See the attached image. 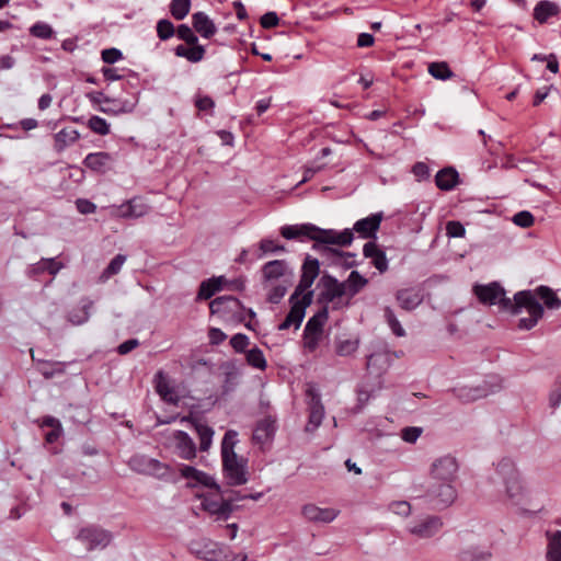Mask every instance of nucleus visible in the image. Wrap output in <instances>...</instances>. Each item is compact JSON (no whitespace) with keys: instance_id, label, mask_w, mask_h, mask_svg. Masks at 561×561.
I'll return each mask as SVG.
<instances>
[{"instance_id":"obj_32","label":"nucleus","mask_w":561,"mask_h":561,"mask_svg":"<svg viewBox=\"0 0 561 561\" xmlns=\"http://www.w3.org/2000/svg\"><path fill=\"white\" fill-rule=\"evenodd\" d=\"M191 47H187L185 45H178L174 48V54L178 57H182L187 59L190 62H199L205 57V47L203 45L196 44H188Z\"/></svg>"},{"instance_id":"obj_35","label":"nucleus","mask_w":561,"mask_h":561,"mask_svg":"<svg viewBox=\"0 0 561 561\" xmlns=\"http://www.w3.org/2000/svg\"><path fill=\"white\" fill-rule=\"evenodd\" d=\"M548 545L546 551L547 561H561V530L546 533Z\"/></svg>"},{"instance_id":"obj_63","label":"nucleus","mask_w":561,"mask_h":561,"mask_svg":"<svg viewBox=\"0 0 561 561\" xmlns=\"http://www.w3.org/2000/svg\"><path fill=\"white\" fill-rule=\"evenodd\" d=\"M321 337H322V334L305 333L304 332V346H305V348L308 352H310V353L314 352L318 348V346H319Z\"/></svg>"},{"instance_id":"obj_44","label":"nucleus","mask_w":561,"mask_h":561,"mask_svg":"<svg viewBox=\"0 0 561 561\" xmlns=\"http://www.w3.org/2000/svg\"><path fill=\"white\" fill-rule=\"evenodd\" d=\"M323 416L324 408L320 402V398L318 396L313 397L310 407L309 422L306 430L309 431L310 425H312V430L317 428L322 423Z\"/></svg>"},{"instance_id":"obj_53","label":"nucleus","mask_w":561,"mask_h":561,"mask_svg":"<svg viewBox=\"0 0 561 561\" xmlns=\"http://www.w3.org/2000/svg\"><path fill=\"white\" fill-rule=\"evenodd\" d=\"M53 27L45 22H36L30 27V34L41 39H49L54 36Z\"/></svg>"},{"instance_id":"obj_3","label":"nucleus","mask_w":561,"mask_h":561,"mask_svg":"<svg viewBox=\"0 0 561 561\" xmlns=\"http://www.w3.org/2000/svg\"><path fill=\"white\" fill-rule=\"evenodd\" d=\"M522 309H526L529 316L519 319L518 329L520 330L533 329L543 316V307L531 290L517 291L514 295L513 307L508 312L518 314Z\"/></svg>"},{"instance_id":"obj_20","label":"nucleus","mask_w":561,"mask_h":561,"mask_svg":"<svg viewBox=\"0 0 561 561\" xmlns=\"http://www.w3.org/2000/svg\"><path fill=\"white\" fill-rule=\"evenodd\" d=\"M114 159L111 153L105 151L91 152L83 159V165L96 173H105L111 169Z\"/></svg>"},{"instance_id":"obj_59","label":"nucleus","mask_w":561,"mask_h":561,"mask_svg":"<svg viewBox=\"0 0 561 561\" xmlns=\"http://www.w3.org/2000/svg\"><path fill=\"white\" fill-rule=\"evenodd\" d=\"M193 30L194 28L190 27L187 24H181L176 28V35L186 44H196L198 43V37Z\"/></svg>"},{"instance_id":"obj_1","label":"nucleus","mask_w":561,"mask_h":561,"mask_svg":"<svg viewBox=\"0 0 561 561\" xmlns=\"http://www.w3.org/2000/svg\"><path fill=\"white\" fill-rule=\"evenodd\" d=\"M237 437L236 431L228 430L221 440L222 472L230 486L243 485L249 480L248 459L239 457L234 451Z\"/></svg>"},{"instance_id":"obj_9","label":"nucleus","mask_w":561,"mask_h":561,"mask_svg":"<svg viewBox=\"0 0 561 561\" xmlns=\"http://www.w3.org/2000/svg\"><path fill=\"white\" fill-rule=\"evenodd\" d=\"M426 497L434 508L444 510L455 502L457 491L453 482L435 483L428 488Z\"/></svg>"},{"instance_id":"obj_14","label":"nucleus","mask_w":561,"mask_h":561,"mask_svg":"<svg viewBox=\"0 0 561 561\" xmlns=\"http://www.w3.org/2000/svg\"><path fill=\"white\" fill-rule=\"evenodd\" d=\"M320 228L313 224L286 225L280 227V236L287 240H302L308 238L314 243L319 242Z\"/></svg>"},{"instance_id":"obj_60","label":"nucleus","mask_w":561,"mask_h":561,"mask_svg":"<svg viewBox=\"0 0 561 561\" xmlns=\"http://www.w3.org/2000/svg\"><path fill=\"white\" fill-rule=\"evenodd\" d=\"M513 222L522 228H529L534 225L535 218L530 211L522 210L513 216Z\"/></svg>"},{"instance_id":"obj_30","label":"nucleus","mask_w":561,"mask_h":561,"mask_svg":"<svg viewBox=\"0 0 561 561\" xmlns=\"http://www.w3.org/2000/svg\"><path fill=\"white\" fill-rule=\"evenodd\" d=\"M497 471L500 473L511 472L510 480L506 481V492L510 497H514L520 492V485L517 481V473L510 459H503L497 465Z\"/></svg>"},{"instance_id":"obj_51","label":"nucleus","mask_w":561,"mask_h":561,"mask_svg":"<svg viewBox=\"0 0 561 561\" xmlns=\"http://www.w3.org/2000/svg\"><path fill=\"white\" fill-rule=\"evenodd\" d=\"M225 368V380H224V392L231 391L237 385L239 373L233 363H226Z\"/></svg>"},{"instance_id":"obj_56","label":"nucleus","mask_w":561,"mask_h":561,"mask_svg":"<svg viewBox=\"0 0 561 561\" xmlns=\"http://www.w3.org/2000/svg\"><path fill=\"white\" fill-rule=\"evenodd\" d=\"M320 273V263L318 259L307 255L301 266V274L316 279Z\"/></svg>"},{"instance_id":"obj_19","label":"nucleus","mask_w":561,"mask_h":561,"mask_svg":"<svg viewBox=\"0 0 561 561\" xmlns=\"http://www.w3.org/2000/svg\"><path fill=\"white\" fill-rule=\"evenodd\" d=\"M423 294L419 288H403L396 294V299L401 309L412 311L423 302Z\"/></svg>"},{"instance_id":"obj_27","label":"nucleus","mask_w":561,"mask_h":561,"mask_svg":"<svg viewBox=\"0 0 561 561\" xmlns=\"http://www.w3.org/2000/svg\"><path fill=\"white\" fill-rule=\"evenodd\" d=\"M156 380V391L161 397V399L168 403L176 404L179 402V397L176 396L174 389L170 386L165 375L163 371H158L154 376Z\"/></svg>"},{"instance_id":"obj_28","label":"nucleus","mask_w":561,"mask_h":561,"mask_svg":"<svg viewBox=\"0 0 561 561\" xmlns=\"http://www.w3.org/2000/svg\"><path fill=\"white\" fill-rule=\"evenodd\" d=\"M459 182V173L448 167L439 170L435 175V184L442 191H451Z\"/></svg>"},{"instance_id":"obj_15","label":"nucleus","mask_w":561,"mask_h":561,"mask_svg":"<svg viewBox=\"0 0 561 561\" xmlns=\"http://www.w3.org/2000/svg\"><path fill=\"white\" fill-rule=\"evenodd\" d=\"M322 290L319 294V301L323 304L333 302L346 294V284L340 283L334 276L324 274L319 282Z\"/></svg>"},{"instance_id":"obj_50","label":"nucleus","mask_w":561,"mask_h":561,"mask_svg":"<svg viewBox=\"0 0 561 561\" xmlns=\"http://www.w3.org/2000/svg\"><path fill=\"white\" fill-rule=\"evenodd\" d=\"M491 557V553L479 548H468L462 550L458 559L459 561H485Z\"/></svg>"},{"instance_id":"obj_48","label":"nucleus","mask_w":561,"mask_h":561,"mask_svg":"<svg viewBox=\"0 0 561 561\" xmlns=\"http://www.w3.org/2000/svg\"><path fill=\"white\" fill-rule=\"evenodd\" d=\"M191 4V0H171L170 13L175 20L181 21L190 13Z\"/></svg>"},{"instance_id":"obj_22","label":"nucleus","mask_w":561,"mask_h":561,"mask_svg":"<svg viewBox=\"0 0 561 561\" xmlns=\"http://www.w3.org/2000/svg\"><path fill=\"white\" fill-rule=\"evenodd\" d=\"M192 26L204 38H210L217 32L214 21L203 11L192 14Z\"/></svg>"},{"instance_id":"obj_6","label":"nucleus","mask_w":561,"mask_h":561,"mask_svg":"<svg viewBox=\"0 0 561 561\" xmlns=\"http://www.w3.org/2000/svg\"><path fill=\"white\" fill-rule=\"evenodd\" d=\"M211 314H217L222 320L244 321V307L241 301L233 296H220L213 299L209 304Z\"/></svg>"},{"instance_id":"obj_45","label":"nucleus","mask_w":561,"mask_h":561,"mask_svg":"<svg viewBox=\"0 0 561 561\" xmlns=\"http://www.w3.org/2000/svg\"><path fill=\"white\" fill-rule=\"evenodd\" d=\"M428 73L437 80H447L455 76L446 61H436L428 65Z\"/></svg>"},{"instance_id":"obj_17","label":"nucleus","mask_w":561,"mask_h":561,"mask_svg":"<svg viewBox=\"0 0 561 561\" xmlns=\"http://www.w3.org/2000/svg\"><path fill=\"white\" fill-rule=\"evenodd\" d=\"M382 219L383 214L381 211L371 214L366 218L357 220L353 226V230L357 232L360 238L376 239Z\"/></svg>"},{"instance_id":"obj_2","label":"nucleus","mask_w":561,"mask_h":561,"mask_svg":"<svg viewBox=\"0 0 561 561\" xmlns=\"http://www.w3.org/2000/svg\"><path fill=\"white\" fill-rule=\"evenodd\" d=\"M353 231V229H344L341 232H336L333 229L320 228L319 242L313 243L312 249L329 259H335V256L356 257V253L343 252L328 247V244H336L341 247L350 245L354 239Z\"/></svg>"},{"instance_id":"obj_12","label":"nucleus","mask_w":561,"mask_h":561,"mask_svg":"<svg viewBox=\"0 0 561 561\" xmlns=\"http://www.w3.org/2000/svg\"><path fill=\"white\" fill-rule=\"evenodd\" d=\"M151 207L142 197H133L119 206L113 207L112 214L115 217L129 219L140 218L150 211Z\"/></svg>"},{"instance_id":"obj_57","label":"nucleus","mask_w":561,"mask_h":561,"mask_svg":"<svg viewBox=\"0 0 561 561\" xmlns=\"http://www.w3.org/2000/svg\"><path fill=\"white\" fill-rule=\"evenodd\" d=\"M314 279L301 274L298 285L291 294V300L300 299L306 293L310 291L309 288L312 286Z\"/></svg>"},{"instance_id":"obj_5","label":"nucleus","mask_w":561,"mask_h":561,"mask_svg":"<svg viewBox=\"0 0 561 561\" xmlns=\"http://www.w3.org/2000/svg\"><path fill=\"white\" fill-rule=\"evenodd\" d=\"M473 293L483 305L493 306L499 305L504 311H508L514 304V299L505 296V289L497 282H492L486 285H476Z\"/></svg>"},{"instance_id":"obj_4","label":"nucleus","mask_w":561,"mask_h":561,"mask_svg":"<svg viewBox=\"0 0 561 561\" xmlns=\"http://www.w3.org/2000/svg\"><path fill=\"white\" fill-rule=\"evenodd\" d=\"M128 467L139 474L151 476L160 480H168L172 476V469L168 463L147 455L137 454L131 456L128 460Z\"/></svg>"},{"instance_id":"obj_38","label":"nucleus","mask_w":561,"mask_h":561,"mask_svg":"<svg viewBox=\"0 0 561 561\" xmlns=\"http://www.w3.org/2000/svg\"><path fill=\"white\" fill-rule=\"evenodd\" d=\"M534 295L535 297L538 296L548 309L558 310L561 308V298H559L554 290L548 286H538Z\"/></svg>"},{"instance_id":"obj_23","label":"nucleus","mask_w":561,"mask_h":561,"mask_svg":"<svg viewBox=\"0 0 561 561\" xmlns=\"http://www.w3.org/2000/svg\"><path fill=\"white\" fill-rule=\"evenodd\" d=\"M365 257L371 259V264L380 272L388 271V259L383 250L379 249L375 241H368L363 247Z\"/></svg>"},{"instance_id":"obj_25","label":"nucleus","mask_w":561,"mask_h":561,"mask_svg":"<svg viewBox=\"0 0 561 561\" xmlns=\"http://www.w3.org/2000/svg\"><path fill=\"white\" fill-rule=\"evenodd\" d=\"M276 431V420L272 416H265L260 420L253 432V440L264 444L274 437Z\"/></svg>"},{"instance_id":"obj_58","label":"nucleus","mask_w":561,"mask_h":561,"mask_svg":"<svg viewBox=\"0 0 561 561\" xmlns=\"http://www.w3.org/2000/svg\"><path fill=\"white\" fill-rule=\"evenodd\" d=\"M93 302L90 300L84 301L80 309V313H77L76 311H71L69 313V320L73 324H82L89 319V310L92 308Z\"/></svg>"},{"instance_id":"obj_24","label":"nucleus","mask_w":561,"mask_h":561,"mask_svg":"<svg viewBox=\"0 0 561 561\" xmlns=\"http://www.w3.org/2000/svg\"><path fill=\"white\" fill-rule=\"evenodd\" d=\"M453 392L461 402L469 403L478 399L485 398L493 391L488 388L486 383H484L477 387L465 386L455 388Z\"/></svg>"},{"instance_id":"obj_13","label":"nucleus","mask_w":561,"mask_h":561,"mask_svg":"<svg viewBox=\"0 0 561 561\" xmlns=\"http://www.w3.org/2000/svg\"><path fill=\"white\" fill-rule=\"evenodd\" d=\"M188 550L196 558L205 561H219L221 554L219 545L208 538L192 540Z\"/></svg>"},{"instance_id":"obj_42","label":"nucleus","mask_w":561,"mask_h":561,"mask_svg":"<svg viewBox=\"0 0 561 561\" xmlns=\"http://www.w3.org/2000/svg\"><path fill=\"white\" fill-rule=\"evenodd\" d=\"M285 251V245L278 244L274 240L265 238L260 241L257 249L254 250V259H262L268 253H279Z\"/></svg>"},{"instance_id":"obj_54","label":"nucleus","mask_w":561,"mask_h":561,"mask_svg":"<svg viewBox=\"0 0 561 561\" xmlns=\"http://www.w3.org/2000/svg\"><path fill=\"white\" fill-rule=\"evenodd\" d=\"M157 35L161 41L170 39L176 32L174 24L168 19H161L158 21Z\"/></svg>"},{"instance_id":"obj_47","label":"nucleus","mask_w":561,"mask_h":561,"mask_svg":"<svg viewBox=\"0 0 561 561\" xmlns=\"http://www.w3.org/2000/svg\"><path fill=\"white\" fill-rule=\"evenodd\" d=\"M247 363L256 369L264 370L267 366L265 356L261 348L257 346H254L253 348L249 350L245 355Z\"/></svg>"},{"instance_id":"obj_41","label":"nucleus","mask_w":561,"mask_h":561,"mask_svg":"<svg viewBox=\"0 0 561 561\" xmlns=\"http://www.w3.org/2000/svg\"><path fill=\"white\" fill-rule=\"evenodd\" d=\"M38 371L42 374V376L45 379H50L55 377L56 375H61L65 373V364L60 362H49V360H43L38 359Z\"/></svg>"},{"instance_id":"obj_33","label":"nucleus","mask_w":561,"mask_h":561,"mask_svg":"<svg viewBox=\"0 0 561 561\" xmlns=\"http://www.w3.org/2000/svg\"><path fill=\"white\" fill-rule=\"evenodd\" d=\"M80 138V134L75 128H62L54 136V149L57 152H62L67 147L75 144Z\"/></svg>"},{"instance_id":"obj_34","label":"nucleus","mask_w":561,"mask_h":561,"mask_svg":"<svg viewBox=\"0 0 561 561\" xmlns=\"http://www.w3.org/2000/svg\"><path fill=\"white\" fill-rule=\"evenodd\" d=\"M224 282V276L211 277L206 280H203L199 285L196 300H207L211 298L217 291H219L222 288Z\"/></svg>"},{"instance_id":"obj_8","label":"nucleus","mask_w":561,"mask_h":561,"mask_svg":"<svg viewBox=\"0 0 561 561\" xmlns=\"http://www.w3.org/2000/svg\"><path fill=\"white\" fill-rule=\"evenodd\" d=\"M312 298L313 291L306 293L300 299L291 300V297H289L290 310L285 320L278 325V330L285 331L290 327L297 330L305 318L307 307L312 302Z\"/></svg>"},{"instance_id":"obj_49","label":"nucleus","mask_w":561,"mask_h":561,"mask_svg":"<svg viewBox=\"0 0 561 561\" xmlns=\"http://www.w3.org/2000/svg\"><path fill=\"white\" fill-rule=\"evenodd\" d=\"M358 345H359V341L358 340H352V339H346V340H336L335 341V353L339 355V356H350L352 354H354L357 348H358Z\"/></svg>"},{"instance_id":"obj_39","label":"nucleus","mask_w":561,"mask_h":561,"mask_svg":"<svg viewBox=\"0 0 561 561\" xmlns=\"http://www.w3.org/2000/svg\"><path fill=\"white\" fill-rule=\"evenodd\" d=\"M328 318H329V310H328V307L324 306L321 310H319L314 316H312L308 320L304 332L305 333L322 334L323 327H324Z\"/></svg>"},{"instance_id":"obj_37","label":"nucleus","mask_w":561,"mask_h":561,"mask_svg":"<svg viewBox=\"0 0 561 561\" xmlns=\"http://www.w3.org/2000/svg\"><path fill=\"white\" fill-rule=\"evenodd\" d=\"M41 427H50V431L45 434V440L48 444H54L62 434V426L58 419L46 415L38 421Z\"/></svg>"},{"instance_id":"obj_46","label":"nucleus","mask_w":561,"mask_h":561,"mask_svg":"<svg viewBox=\"0 0 561 561\" xmlns=\"http://www.w3.org/2000/svg\"><path fill=\"white\" fill-rule=\"evenodd\" d=\"M126 255L124 254H117L115 255L111 262L108 263V265L104 268V271L102 272L101 274V279L102 280H107L108 278H111L112 276L116 275L119 273V271L122 270L124 263L126 262Z\"/></svg>"},{"instance_id":"obj_36","label":"nucleus","mask_w":561,"mask_h":561,"mask_svg":"<svg viewBox=\"0 0 561 561\" xmlns=\"http://www.w3.org/2000/svg\"><path fill=\"white\" fill-rule=\"evenodd\" d=\"M183 420H187L184 417ZM190 422L193 424L198 438H199V449L201 451H207L213 443V436H214V430L207 425L198 422L195 419H188Z\"/></svg>"},{"instance_id":"obj_40","label":"nucleus","mask_w":561,"mask_h":561,"mask_svg":"<svg viewBox=\"0 0 561 561\" xmlns=\"http://www.w3.org/2000/svg\"><path fill=\"white\" fill-rule=\"evenodd\" d=\"M135 106L136 102L115 99V103H105V106H101L100 111L108 115H119L131 113Z\"/></svg>"},{"instance_id":"obj_21","label":"nucleus","mask_w":561,"mask_h":561,"mask_svg":"<svg viewBox=\"0 0 561 561\" xmlns=\"http://www.w3.org/2000/svg\"><path fill=\"white\" fill-rule=\"evenodd\" d=\"M302 515L310 522L331 523L337 517L339 511L330 507L322 508L314 504H306L302 507Z\"/></svg>"},{"instance_id":"obj_62","label":"nucleus","mask_w":561,"mask_h":561,"mask_svg":"<svg viewBox=\"0 0 561 561\" xmlns=\"http://www.w3.org/2000/svg\"><path fill=\"white\" fill-rule=\"evenodd\" d=\"M287 293V286L285 285H276L274 286L267 294V301L271 304H279L280 300Z\"/></svg>"},{"instance_id":"obj_29","label":"nucleus","mask_w":561,"mask_h":561,"mask_svg":"<svg viewBox=\"0 0 561 561\" xmlns=\"http://www.w3.org/2000/svg\"><path fill=\"white\" fill-rule=\"evenodd\" d=\"M262 277L264 282L277 280L285 276L287 262L285 260H273L262 266Z\"/></svg>"},{"instance_id":"obj_26","label":"nucleus","mask_w":561,"mask_h":561,"mask_svg":"<svg viewBox=\"0 0 561 561\" xmlns=\"http://www.w3.org/2000/svg\"><path fill=\"white\" fill-rule=\"evenodd\" d=\"M391 360V354L387 351L373 353L367 358V369L380 376L390 367Z\"/></svg>"},{"instance_id":"obj_52","label":"nucleus","mask_w":561,"mask_h":561,"mask_svg":"<svg viewBox=\"0 0 561 561\" xmlns=\"http://www.w3.org/2000/svg\"><path fill=\"white\" fill-rule=\"evenodd\" d=\"M383 317L386 322L388 323L389 328L391 329L392 333L396 336H404L405 330L402 328L401 323L397 319L394 311L390 307H385L383 309Z\"/></svg>"},{"instance_id":"obj_7","label":"nucleus","mask_w":561,"mask_h":561,"mask_svg":"<svg viewBox=\"0 0 561 561\" xmlns=\"http://www.w3.org/2000/svg\"><path fill=\"white\" fill-rule=\"evenodd\" d=\"M76 539L85 545L89 551L105 549L112 541V533L98 525L82 527Z\"/></svg>"},{"instance_id":"obj_31","label":"nucleus","mask_w":561,"mask_h":561,"mask_svg":"<svg viewBox=\"0 0 561 561\" xmlns=\"http://www.w3.org/2000/svg\"><path fill=\"white\" fill-rule=\"evenodd\" d=\"M560 8L556 2L549 0L539 1L534 9V19L540 24L546 23L550 18L557 16Z\"/></svg>"},{"instance_id":"obj_11","label":"nucleus","mask_w":561,"mask_h":561,"mask_svg":"<svg viewBox=\"0 0 561 561\" xmlns=\"http://www.w3.org/2000/svg\"><path fill=\"white\" fill-rule=\"evenodd\" d=\"M458 471V462L450 455L436 459L431 467V477L436 481L453 482Z\"/></svg>"},{"instance_id":"obj_61","label":"nucleus","mask_w":561,"mask_h":561,"mask_svg":"<svg viewBox=\"0 0 561 561\" xmlns=\"http://www.w3.org/2000/svg\"><path fill=\"white\" fill-rule=\"evenodd\" d=\"M249 344L250 340L243 333H237L230 339V345L237 353H243Z\"/></svg>"},{"instance_id":"obj_10","label":"nucleus","mask_w":561,"mask_h":561,"mask_svg":"<svg viewBox=\"0 0 561 561\" xmlns=\"http://www.w3.org/2000/svg\"><path fill=\"white\" fill-rule=\"evenodd\" d=\"M217 493L220 495L218 499L205 496L202 501V507L205 512L216 516L217 520H227L238 506L231 505V501H225L227 492L220 490Z\"/></svg>"},{"instance_id":"obj_64","label":"nucleus","mask_w":561,"mask_h":561,"mask_svg":"<svg viewBox=\"0 0 561 561\" xmlns=\"http://www.w3.org/2000/svg\"><path fill=\"white\" fill-rule=\"evenodd\" d=\"M101 56H102V60L105 64L112 65L123 58V53L119 49L112 47V48L103 49L101 53Z\"/></svg>"},{"instance_id":"obj_18","label":"nucleus","mask_w":561,"mask_h":561,"mask_svg":"<svg viewBox=\"0 0 561 561\" xmlns=\"http://www.w3.org/2000/svg\"><path fill=\"white\" fill-rule=\"evenodd\" d=\"M176 454L180 458L192 460L196 457V445L184 431H175L172 435Z\"/></svg>"},{"instance_id":"obj_43","label":"nucleus","mask_w":561,"mask_h":561,"mask_svg":"<svg viewBox=\"0 0 561 561\" xmlns=\"http://www.w3.org/2000/svg\"><path fill=\"white\" fill-rule=\"evenodd\" d=\"M367 283L368 280L357 271H352L347 279L343 282V284H346V293L351 297L358 294L367 285Z\"/></svg>"},{"instance_id":"obj_55","label":"nucleus","mask_w":561,"mask_h":561,"mask_svg":"<svg viewBox=\"0 0 561 561\" xmlns=\"http://www.w3.org/2000/svg\"><path fill=\"white\" fill-rule=\"evenodd\" d=\"M88 127L95 134L105 136L110 134V124L103 117L93 115L88 121Z\"/></svg>"},{"instance_id":"obj_16","label":"nucleus","mask_w":561,"mask_h":561,"mask_svg":"<svg viewBox=\"0 0 561 561\" xmlns=\"http://www.w3.org/2000/svg\"><path fill=\"white\" fill-rule=\"evenodd\" d=\"M442 527V518L439 516L431 515L414 523L408 528V530L419 538L427 539L435 536Z\"/></svg>"}]
</instances>
